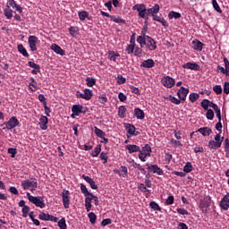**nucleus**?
<instances>
[{"label": "nucleus", "mask_w": 229, "mask_h": 229, "mask_svg": "<svg viewBox=\"0 0 229 229\" xmlns=\"http://www.w3.org/2000/svg\"><path fill=\"white\" fill-rule=\"evenodd\" d=\"M132 10L138 11L139 17H140V19L148 20V17H149V15H151V17H154L155 15H157V13H158V12H160V5L155 4L152 8L147 9L146 4H138L132 6Z\"/></svg>", "instance_id": "f257e3e1"}, {"label": "nucleus", "mask_w": 229, "mask_h": 229, "mask_svg": "<svg viewBox=\"0 0 229 229\" xmlns=\"http://www.w3.org/2000/svg\"><path fill=\"white\" fill-rule=\"evenodd\" d=\"M137 42L140 44V47H144L146 46V48L148 51H155L157 49V42L153 40L151 37H138Z\"/></svg>", "instance_id": "f03ea898"}, {"label": "nucleus", "mask_w": 229, "mask_h": 229, "mask_svg": "<svg viewBox=\"0 0 229 229\" xmlns=\"http://www.w3.org/2000/svg\"><path fill=\"white\" fill-rule=\"evenodd\" d=\"M27 197L29 201H30V203H33V205L38 207L39 208H46V203H44V198L40 196L35 197L31 195L30 192L27 193Z\"/></svg>", "instance_id": "7ed1b4c3"}, {"label": "nucleus", "mask_w": 229, "mask_h": 229, "mask_svg": "<svg viewBox=\"0 0 229 229\" xmlns=\"http://www.w3.org/2000/svg\"><path fill=\"white\" fill-rule=\"evenodd\" d=\"M138 157L141 162H146V158L151 157V146L146 144L142 148H140Z\"/></svg>", "instance_id": "20e7f679"}, {"label": "nucleus", "mask_w": 229, "mask_h": 229, "mask_svg": "<svg viewBox=\"0 0 229 229\" xmlns=\"http://www.w3.org/2000/svg\"><path fill=\"white\" fill-rule=\"evenodd\" d=\"M223 140H225V138H221V134L218 133L215 136V140H211L208 141V148L209 149H218V148L223 144Z\"/></svg>", "instance_id": "39448f33"}, {"label": "nucleus", "mask_w": 229, "mask_h": 229, "mask_svg": "<svg viewBox=\"0 0 229 229\" xmlns=\"http://www.w3.org/2000/svg\"><path fill=\"white\" fill-rule=\"evenodd\" d=\"M92 201H94L96 206L99 205L98 197L91 193L85 199V208L87 212H90V208H92Z\"/></svg>", "instance_id": "423d86ee"}, {"label": "nucleus", "mask_w": 229, "mask_h": 229, "mask_svg": "<svg viewBox=\"0 0 229 229\" xmlns=\"http://www.w3.org/2000/svg\"><path fill=\"white\" fill-rule=\"evenodd\" d=\"M21 187L24 189V191H28L30 189L31 192H33V191H35L38 187L37 179L23 181L21 182Z\"/></svg>", "instance_id": "0eeeda50"}, {"label": "nucleus", "mask_w": 229, "mask_h": 229, "mask_svg": "<svg viewBox=\"0 0 229 229\" xmlns=\"http://www.w3.org/2000/svg\"><path fill=\"white\" fill-rule=\"evenodd\" d=\"M92 96H94V94L89 89H85L84 93H81L80 91L76 92V98H78L79 99H85L86 101H90V99H92Z\"/></svg>", "instance_id": "6e6552de"}, {"label": "nucleus", "mask_w": 229, "mask_h": 229, "mask_svg": "<svg viewBox=\"0 0 229 229\" xmlns=\"http://www.w3.org/2000/svg\"><path fill=\"white\" fill-rule=\"evenodd\" d=\"M2 126H4L3 130H13V128L19 126V120L15 116H13L9 119V121Z\"/></svg>", "instance_id": "1a4fd4ad"}, {"label": "nucleus", "mask_w": 229, "mask_h": 229, "mask_svg": "<svg viewBox=\"0 0 229 229\" xmlns=\"http://www.w3.org/2000/svg\"><path fill=\"white\" fill-rule=\"evenodd\" d=\"M125 129L127 130V137H137L139 135V131H136L135 126L131 123L125 124Z\"/></svg>", "instance_id": "9d476101"}, {"label": "nucleus", "mask_w": 229, "mask_h": 229, "mask_svg": "<svg viewBox=\"0 0 229 229\" xmlns=\"http://www.w3.org/2000/svg\"><path fill=\"white\" fill-rule=\"evenodd\" d=\"M162 84L164 85V87H166V89H173V87H174V84L176 83L174 81V79H173L172 77L166 76L164 77L162 80Z\"/></svg>", "instance_id": "9b49d317"}, {"label": "nucleus", "mask_w": 229, "mask_h": 229, "mask_svg": "<svg viewBox=\"0 0 229 229\" xmlns=\"http://www.w3.org/2000/svg\"><path fill=\"white\" fill-rule=\"evenodd\" d=\"M69 196H71V192H69L67 190H64L62 198L64 208H69V205H71V199H69Z\"/></svg>", "instance_id": "f8f14e48"}, {"label": "nucleus", "mask_w": 229, "mask_h": 229, "mask_svg": "<svg viewBox=\"0 0 229 229\" xmlns=\"http://www.w3.org/2000/svg\"><path fill=\"white\" fill-rule=\"evenodd\" d=\"M219 207L222 210H228L229 208V193L225 194L219 203Z\"/></svg>", "instance_id": "ddd939ff"}, {"label": "nucleus", "mask_w": 229, "mask_h": 229, "mask_svg": "<svg viewBox=\"0 0 229 229\" xmlns=\"http://www.w3.org/2000/svg\"><path fill=\"white\" fill-rule=\"evenodd\" d=\"M38 42V38L36 36H30L29 37V46L31 51H37V44Z\"/></svg>", "instance_id": "4468645a"}, {"label": "nucleus", "mask_w": 229, "mask_h": 229, "mask_svg": "<svg viewBox=\"0 0 229 229\" xmlns=\"http://www.w3.org/2000/svg\"><path fill=\"white\" fill-rule=\"evenodd\" d=\"M187 94H189V89H186L184 87H181L177 92L179 99H182V101H185V99L187 98Z\"/></svg>", "instance_id": "2eb2a0df"}, {"label": "nucleus", "mask_w": 229, "mask_h": 229, "mask_svg": "<svg viewBox=\"0 0 229 229\" xmlns=\"http://www.w3.org/2000/svg\"><path fill=\"white\" fill-rule=\"evenodd\" d=\"M148 169L150 173L157 174L159 176H162V174H164V170H162V168L158 167L157 165H149Z\"/></svg>", "instance_id": "dca6fc26"}, {"label": "nucleus", "mask_w": 229, "mask_h": 229, "mask_svg": "<svg viewBox=\"0 0 229 229\" xmlns=\"http://www.w3.org/2000/svg\"><path fill=\"white\" fill-rule=\"evenodd\" d=\"M50 48L54 53H56V55H60V56H64L65 51L62 49V47L56 44H52Z\"/></svg>", "instance_id": "f3484780"}, {"label": "nucleus", "mask_w": 229, "mask_h": 229, "mask_svg": "<svg viewBox=\"0 0 229 229\" xmlns=\"http://www.w3.org/2000/svg\"><path fill=\"white\" fill-rule=\"evenodd\" d=\"M182 69H190L191 71H199V64L196 63H186L182 64Z\"/></svg>", "instance_id": "a211bd4d"}, {"label": "nucleus", "mask_w": 229, "mask_h": 229, "mask_svg": "<svg viewBox=\"0 0 229 229\" xmlns=\"http://www.w3.org/2000/svg\"><path fill=\"white\" fill-rule=\"evenodd\" d=\"M125 149H127L130 155H131L132 153H139L140 151V147L138 145L129 144L126 145Z\"/></svg>", "instance_id": "6ab92c4d"}, {"label": "nucleus", "mask_w": 229, "mask_h": 229, "mask_svg": "<svg viewBox=\"0 0 229 229\" xmlns=\"http://www.w3.org/2000/svg\"><path fill=\"white\" fill-rule=\"evenodd\" d=\"M140 67H144V69H151L155 67V61H153V59H147L141 63Z\"/></svg>", "instance_id": "aec40b11"}, {"label": "nucleus", "mask_w": 229, "mask_h": 229, "mask_svg": "<svg viewBox=\"0 0 229 229\" xmlns=\"http://www.w3.org/2000/svg\"><path fill=\"white\" fill-rule=\"evenodd\" d=\"M72 112L75 115H80V114H85V111H83V106L81 105H73L72 107Z\"/></svg>", "instance_id": "412c9836"}, {"label": "nucleus", "mask_w": 229, "mask_h": 229, "mask_svg": "<svg viewBox=\"0 0 229 229\" xmlns=\"http://www.w3.org/2000/svg\"><path fill=\"white\" fill-rule=\"evenodd\" d=\"M191 44H192V47H193V49H194L195 51H203V46H204V44H203L201 41H199V40H198V39H194V40L191 42Z\"/></svg>", "instance_id": "4be33fe9"}, {"label": "nucleus", "mask_w": 229, "mask_h": 229, "mask_svg": "<svg viewBox=\"0 0 229 229\" xmlns=\"http://www.w3.org/2000/svg\"><path fill=\"white\" fill-rule=\"evenodd\" d=\"M49 123V120L47 119V116L42 115L39 119V124L41 130H47V123Z\"/></svg>", "instance_id": "5701e85b"}, {"label": "nucleus", "mask_w": 229, "mask_h": 229, "mask_svg": "<svg viewBox=\"0 0 229 229\" xmlns=\"http://www.w3.org/2000/svg\"><path fill=\"white\" fill-rule=\"evenodd\" d=\"M197 131H199V133H201L203 137H207V136L208 137V135L212 133V129L208 127H201Z\"/></svg>", "instance_id": "b1692460"}, {"label": "nucleus", "mask_w": 229, "mask_h": 229, "mask_svg": "<svg viewBox=\"0 0 229 229\" xmlns=\"http://www.w3.org/2000/svg\"><path fill=\"white\" fill-rule=\"evenodd\" d=\"M134 115L137 119H140V120H142V119H144V117H146V114H144V111H142L139 107L134 109Z\"/></svg>", "instance_id": "393cba45"}, {"label": "nucleus", "mask_w": 229, "mask_h": 229, "mask_svg": "<svg viewBox=\"0 0 229 229\" xmlns=\"http://www.w3.org/2000/svg\"><path fill=\"white\" fill-rule=\"evenodd\" d=\"M83 180H85V182H87V183H89L91 187V189L96 190L98 189V186L96 185V182H94L92 180V178H90L89 176H86V175H82Z\"/></svg>", "instance_id": "a878e982"}, {"label": "nucleus", "mask_w": 229, "mask_h": 229, "mask_svg": "<svg viewBox=\"0 0 229 229\" xmlns=\"http://www.w3.org/2000/svg\"><path fill=\"white\" fill-rule=\"evenodd\" d=\"M17 49L19 53L22 55V56H25V58L30 57V54H28V50H26V48L24 47V46H22V44H19L17 47Z\"/></svg>", "instance_id": "bb28decb"}, {"label": "nucleus", "mask_w": 229, "mask_h": 229, "mask_svg": "<svg viewBox=\"0 0 229 229\" xmlns=\"http://www.w3.org/2000/svg\"><path fill=\"white\" fill-rule=\"evenodd\" d=\"M126 112H127V109H126V106H121L118 108V116L120 117V119H124V117H126Z\"/></svg>", "instance_id": "cd10ccee"}, {"label": "nucleus", "mask_w": 229, "mask_h": 229, "mask_svg": "<svg viewBox=\"0 0 229 229\" xmlns=\"http://www.w3.org/2000/svg\"><path fill=\"white\" fill-rule=\"evenodd\" d=\"M30 81L31 82L29 84L30 89L31 92H35L38 89V86H37V81L33 78H30Z\"/></svg>", "instance_id": "c85d7f7f"}, {"label": "nucleus", "mask_w": 229, "mask_h": 229, "mask_svg": "<svg viewBox=\"0 0 229 229\" xmlns=\"http://www.w3.org/2000/svg\"><path fill=\"white\" fill-rule=\"evenodd\" d=\"M117 57H119V54L115 53L114 51H109L108 52V58L112 62H116Z\"/></svg>", "instance_id": "c756f323"}, {"label": "nucleus", "mask_w": 229, "mask_h": 229, "mask_svg": "<svg viewBox=\"0 0 229 229\" xmlns=\"http://www.w3.org/2000/svg\"><path fill=\"white\" fill-rule=\"evenodd\" d=\"M81 191L82 194H84L85 198H89L90 194H92L89 191V190L87 189V186L83 183L81 184Z\"/></svg>", "instance_id": "7c9ffc66"}, {"label": "nucleus", "mask_w": 229, "mask_h": 229, "mask_svg": "<svg viewBox=\"0 0 229 229\" xmlns=\"http://www.w3.org/2000/svg\"><path fill=\"white\" fill-rule=\"evenodd\" d=\"M4 14L6 19H12V17H13V11L10 8H6L4 10Z\"/></svg>", "instance_id": "2f4dec72"}, {"label": "nucleus", "mask_w": 229, "mask_h": 229, "mask_svg": "<svg viewBox=\"0 0 229 229\" xmlns=\"http://www.w3.org/2000/svg\"><path fill=\"white\" fill-rule=\"evenodd\" d=\"M189 99L191 103H196V101H198V99H199V94L191 93L189 96Z\"/></svg>", "instance_id": "473e14b6"}, {"label": "nucleus", "mask_w": 229, "mask_h": 229, "mask_svg": "<svg viewBox=\"0 0 229 229\" xmlns=\"http://www.w3.org/2000/svg\"><path fill=\"white\" fill-rule=\"evenodd\" d=\"M180 17H182V14L174 11L170 12L168 14V19H180Z\"/></svg>", "instance_id": "72a5a7b5"}, {"label": "nucleus", "mask_w": 229, "mask_h": 229, "mask_svg": "<svg viewBox=\"0 0 229 229\" xmlns=\"http://www.w3.org/2000/svg\"><path fill=\"white\" fill-rule=\"evenodd\" d=\"M149 207L152 208V210H157V212L162 211V208H160V206H158V204L155 201L150 202Z\"/></svg>", "instance_id": "f704fd0d"}, {"label": "nucleus", "mask_w": 229, "mask_h": 229, "mask_svg": "<svg viewBox=\"0 0 229 229\" xmlns=\"http://www.w3.org/2000/svg\"><path fill=\"white\" fill-rule=\"evenodd\" d=\"M88 217H89V222L91 223V225H96V220L98 219V216H96V214L94 212H90L88 215Z\"/></svg>", "instance_id": "c9c22d12"}, {"label": "nucleus", "mask_w": 229, "mask_h": 229, "mask_svg": "<svg viewBox=\"0 0 229 229\" xmlns=\"http://www.w3.org/2000/svg\"><path fill=\"white\" fill-rule=\"evenodd\" d=\"M99 153H101V145H98L95 148L94 151L91 153V156L96 158V157L99 156Z\"/></svg>", "instance_id": "e433bc0d"}, {"label": "nucleus", "mask_w": 229, "mask_h": 229, "mask_svg": "<svg viewBox=\"0 0 229 229\" xmlns=\"http://www.w3.org/2000/svg\"><path fill=\"white\" fill-rule=\"evenodd\" d=\"M57 225L60 229H67V224L65 223V218H61L58 221Z\"/></svg>", "instance_id": "4c0bfd02"}, {"label": "nucleus", "mask_w": 229, "mask_h": 229, "mask_svg": "<svg viewBox=\"0 0 229 229\" xmlns=\"http://www.w3.org/2000/svg\"><path fill=\"white\" fill-rule=\"evenodd\" d=\"M89 17V13L87 11L79 12L80 21H85Z\"/></svg>", "instance_id": "58836bf2"}, {"label": "nucleus", "mask_w": 229, "mask_h": 229, "mask_svg": "<svg viewBox=\"0 0 229 229\" xmlns=\"http://www.w3.org/2000/svg\"><path fill=\"white\" fill-rule=\"evenodd\" d=\"M86 83H87L88 87H93V86L96 85V79L95 78L88 77L86 79Z\"/></svg>", "instance_id": "ea45409f"}, {"label": "nucleus", "mask_w": 229, "mask_h": 229, "mask_svg": "<svg viewBox=\"0 0 229 229\" xmlns=\"http://www.w3.org/2000/svg\"><path fill=\"white\" fill-rule=\"evenodd\" d=\"M212 4L216 12H218V13H223L221 7H219V4H217V0H212Z\"/></svg>", "instance_id": "a19ab883"}, {"label": "nucleus", "mask_w": 229, "mask_h": 229, "mask_svg": "<svg viewBox=\"0 0 229 229\" xmlns=\"http://www.w3.org/2000/svg\"><path fill=\"white\" fill-rule=\"evenodd\" d=\"M125 51H126L127 55H131V53H133V51H135V45H133V44L127 45Z\"/></svg>", "instance_id": "79ce46f5"}, {"label": "nucleus", "mask_w": 229, "mask_h": 229, "mask_svg": "<svg viewBox=\"0 0 229 229\" xmlns=\"http://www.w3.org/2000/svg\"><path fill=\"white\" fill-rule=\"evenodd\" d=\"M95 133L97 137H99L100 139H103V137H105V131L98 127H95Z\"/></svg>", "instance_id": "37998d69"}, {"label": "nucleus", "mask_w": 229, "mask_h": 229, "mask_svg": "<svg viewBox=\"0 0 229 229\" xmlns=\"http://www.w3.org/2000/svg\"><path fill=\"white\" fill-rule=\"evenodd\" d=\"M200 105L204 110H208L210 101L208 99H203Z\"/></svg>", "instance_id": "c03bdc74"}, {"label": "nucleus", "mask_w": 229, "mask_h": 229, "mask_svg": "<svg viewBox=\"0 0 229 229\" xmlns=\"http://www.w3.org/2000/svg\"><path fill=\"white\" fill-rule=\"evenodd\" d=\"M38 218L41 221H49V214H46V213L42 212L38 215Z\"/></svg>", "instance_id": "a18cd8bd"}, {"label": "nucleus", "mask_w": 229, "mask_h": 229, "mask_svg": "<svg viewBox=\"0 0 229 229\" xmlns=\"http://www.w3.org/2000/svg\"><path fill=\"white\" fill-rule=\"evenodd\" d=\"M207 114H206V117L207 119H208V121H212V119H214V111H212V109H207Z\"/></svg>", "instance_id": "49530a36"}, {"label": "nucleus", "mask_w": 229, "mask_h": 229, "mask_svg": "<svg viewBox=\"0 0 229 229\" xmlns=\"http://www.w3.org/2000/svg\"><path fill=\"white\" fill-rule=\"evenodd\" d=\"M213 90L217 95L223 94V88L221 87V85H216L215 87H213Z\"/></svg>", "instance_id": "de8ad7c7"}, {"label": "nucleus", "mask_w": 229, "mask_h": 229, "mask_svg": "<svg viewBox=\"0 0 229 229\" xmlns=\"http://www.w3.org/2000/svg\"><path fill=\"white\" fill-rule=\"evenodd\" d=\"M169 101H171V103H174V105H180V103H182V100L173 97V96H169L168 98Z\"/></svg>", "instance_id": "09e8293b"}, {"label": "nucleus", "mask_w": 229, "mask_h": 229, "mask_svg": "<svg viewBox=\"0 0 229 229\" xmlns=\"http://www.w3.org/2000/svg\"><path fill=\"white\" fill-rule=\"evenodd\" d=\"M69 32L72 37H76L78 35V27H70Z\"/></svg>", "instance_id": "8fccbe9b"}, {"label": "nucleus", "mask_w": 229, "mask_h": 229, "mask_svg": "<svg viewBox=\"0 0 229 229\" xmlns=\"http://www.w3.org/2000/svg\"><path fill=\"white\" fill-rule=\"evenodd\" d=\"M28 64H29V67H31L32 69H35L36 71H40V65L35 64V62L30 61L28 63Z\"/></svg>", "instance_id": "3c124183"}, {"label": "nucleus", "mask_w": 229, "mask_h": 229, "mask_svg": "<svg viewBox=\"0 0 229 229\" xmlns=\"http://www.w3.org/2000/svg\"><path fill=\"white\" fill-rule=\"evenodd\" d=\"M111 21H113V22H116L117 24L124 22V20H123L121 17H115L114 15L111 17Z\"/></svg>", "instance_id": "603ef678"}, {"label": "nucleus", "mask_w": 229, "mask_h": 229, "mask_svg": "<svg viewBox=\"0 0 229 229\" xmlns=\"http://www.w3.org/2000/svg\"><path fill=\"white\" fill-rule=\"evenodd\" d=\"M171 160H173V154L167 152L165 155V162H166V164H169L171 162Z\"/></svg>", "instance_id": "864d4df0"}, {"label": "nucleus", "mask_w": 229, "mask_h": 229, "mask_svg": "<svg viewBox=\"0 0 229 229\" xmlns=\"http://www.w3.org/2000/svg\"><path fill=\"white\" fill-rule=\"evenodd\" d=\"M184 173H191L192 171V165L191 163H187L183 167Z\"/></svg>", "instance_id": "5fc2aeb1"}, {"label": "nucleus", "mask_w": 229, "mask_h": 229, "mask_svg": "<svg viewBox=\"0 0 229 229\" xmlns=\"http://www.w3.org/2000/svg\"><path fill=\"white\" fill-rule=\"evenodd\" d=\"M8 153L11 155L12 158H15V155H17V148H8Z\"/></svg>", "instance_id": "6e6d98bb"}, {"label": "nucleus", "mask_w": 229, "mask_h": 229, "mask_svg": "<svg viewBox=\"0 0 229 229\" xmlns=\"http://www.w3.org/2000/svg\"><path fill=\"white\" fill-rule=\"evenodd\" d=\"M117 83H119V85H123V83H126V79L123 77V75L119 74L117 76Z\"/></svg>", "instance_id": "4d7b16f0"}, {"label": "nucleus", "mask_w": 229, "mask_h": 229, "mask_svg": "<svg viewBox=\"0 0 229 229\" xmlns=\"http://www.w3.org/2000/svg\"><path fill=\"white\" fill-rule=\"evenodd\" d=\"M29 212H30V207L24 206V208H22V217H28Z\"/></svg>", "instance_id": "13d9d810"}, {"label": "nucleus", "mask_w": 229, "mask_h": 229, "mask_svg": "<svg viewBox=\"0 0 229 229\" xmlns=\"http://www.w3.org/2000/svg\"><path fill=\"white\" fill-rule=\"evenodd\" d=\"M6 6L7 8H15L17 4L15 3V0H8Z\"/></svg>", "instance_id": "bf43d9fd"}, {"label": "nucleus", "mask_w": 229, "mask_h": 229, "mask_svg": "<svg viewBox=\"0 0 229 229\" xmlns=\"http://www.w3.org/2000/svg\"><path fill=\"white\" fill-rule=\"evenodd\" d=\"M177 212L181 215V216H189V211H187V209L185 208H177Z\"/></svg>", "instance_id": "052dcab7"}, {"label": "nucleus", "mask_w": 229, "mask_h": 229, "mask_svg": "<svg viewBox=\"0 0 229 229\" xmlns=\"http://www.w3.org/2000/svg\"><path fill=\"white\" fill-rule=\"evenodd\" d=\"M134 55L135 56H142V48L137 47L134 48Z\"/></svg>", "instance_id": "680f3d73"}, {"label": "nucleus", "mask_w": 229, "mask_h": 229, "mask_svg": "<svg viewBox=\"0 0 229 229\" xmlns=\"http://www.w3.org/2000/svg\"><path fill=\"white\" fill-rule=\"evenodd\" d=\"M118 98L120 99V101H122V103H124V101H126V99H128V97H126L124 95V93H119Z\"/></svg>", "instance_id": "e2e57ef3"}, {"label": "nucleus", "mask_w": 229, "mask_h": 229, "mask_svg": "<svg viewBox=\"0 0 229 229\" xmlns=\"http://www.w3.org/2000/svg\"><path fill=\"white\" fill-rule=\"evenodd\" d=\"M170 142H171V144H172L173 146H174V148H178V146H182V142H180V141H178V140H174V139H172V140H170Z\"/></svg>", "instance_id": "0e129e2a"}, {"label": "nucleus", "mask_w": 229, "mask_h": 229, "mask_svg": "<svg viewBox=\"0 0 229 229\" xmlns=\"http://www.w3.org/2000/svg\"><path fill=\"white\" fill-rule=\"evenodd\" d=\"M165 203L167 205H173V203H174V196H169L166 200Z\"/></svg>", "instance_id": "69168bd1"}, {"label": "nucleus", "mask_w": 229, "mask_h": 229, "mask_svg": "<svg viewBox=\"0 0 229 229\" xmlns=\"http://www.w3.org/2000/svg\"><path fill=\"white\" fill-rule=\"evenodd\" d=\"M224 64H225V71H226L227 74H229V61H228V58H224Z\"/></svg>", "instance_id": "338daca9"}, {"label": "nucleus", "mask_w": 229, "mask_h": 229, "mask_svg": "<svg viewBox=\"0 0 229 229\" xmlns=\"http://www.w3.org/2000/svg\"><path fill=\"white\" fill-rule=\"evenodd\" d=\"M224 92L225 94H229V82H225Z\"/></svg>", "instance_id": "774afa93"}]
</instances>
